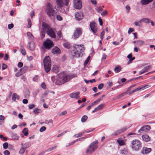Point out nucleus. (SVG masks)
<instances>
[{
  "label": "nucleus",
  "mask_w": 155,
  "mask_h": 155,
  "mask_svg": "<svg viewBox=\"0 0 155 155\" xmlns=\"http://www.w3.org/2000/svg\"><path fill=\"white\" fill-rule=\"evenodd\" d=\"M72 78V76L69 75L66 72H63L58 74L55 77L53 76L51 79L56 84L61 85L69 81Z\"/></svg>",
  "instance_id": "obj_1"
},
{
  "label": "nucleus",
  "mask_w": 155,
  "mask_h": 155,
  "mask_svg": "<svg viewBox=\"0 0 155 155\" xmlns=\"http://www.w3.org/2000/svg\"><path fill=\"white\" fill-rule=\"evenodd\" d=\"M83 45H74L71 52L72 55L76 58L81 57L84 54L85 48Z\"/></svg>",
  "instance_id": "obj_2"
},
{
  "label": "nucleus",
  "mask_w": 155,
  "mask_h": 155,
  "mask_svg": "<svg viewBox=\"0 0 155 155\" xmlns=\"http://www.w3.org/2000/svg\"><path fill=\"white\" fill-rule=\"evenodd\" d=\"M45 12L50 19L52 20L54 19L56 15V12L55 10L53 9L50 3L48 4L45 9Z\"/></svg>",
  "instance_id": "obj_3"
},
{
  "label": "nucleus",
  "mask_w": 155,
  "mask_h": 155,
  "mask_svg": "<svg viewBox=\"0 0 155 155\" xmlns=\"http://www.w3.org/2000/svg\"><path fill=\"white\" fill-rule=\"evenodd\" d=\"M131 147L136 151H138L141 147V143L140 141L137 140H133L131 142Z\"/></svg>",
  "instance_id": "obj_4"
},
{
  "label": "nucleus",
  "mask_w": 155,
  "mask_h": 155,
  "mask_svg": "<svg viewBox=\"0 0 155 155\" xmlns=\"http://www.w3.org/2000/svg\"><path fill=\"white\" fill-rule=\"evenodd\" d=\"M44 66L45 71L48 73L51 70V59H44Z\"/></svg>",
  "instance_id": "obj_5"
},
{
  "label": "nucleus",
  "mask_w": 155,
  "mask_h": 155,
  "mask_svg": "<svg viewBox=\"0 0 155 155\" xmlns=\"http://www.w3.org/2000/svg\"><path fill=\"white\" fill-rule=\"evenodd\" d=\"M56 3L58 7L61 8L64 7V6L65 5L66 6L68 5V4L69 2V0H64H64H55Z\"/></svg>",
  "instance_id": "obj_6"
},
{
  "label": "nucleus",
  "mask_w": 155,
  "mask_h": 155,
  "mask_svg": "<svg viewBox=\"0 0 155 155\" xmlns=\"http://www.w3.org/2000/svg\"><path fill=\"white\" fill-rule=\"evenodd\" d=\"M43 45L45 48L49 49L54 46V44L52 41L48 38H47L46 41L44 42Z\"/></svg>",
  "instance_id": "obj_7"
},
{
  "label": "nucleus",
  "mask_w": 155,
  "mask_h": 155,
  "mask_svg": "<svg viewBox=\"0 0 155 155\" xmlns=\"http://www.w3.org/2000/svg\"><path fill=\"white\" fill-rule=\"evenodd\" d=\"M74 8L77 9L79 10L82 7V3L81 0H73Z\"/></svg>",
  "instance_id": "obj_8"
},
{
  "label": "nucleus",
  "mask_w": 155,
  "mask_h": 155,
  "mask_svg": "<svg viewBox=\"0 0 155 155\" xmlns=\"http://www.w3.org/2000/svg\"><path fill=\"white\" fill-rule=\"evenodd\" d=\"M136 85H134L130 86V87H129L128 89L127 90V91L124 92L123 93L119 94L116 97H115L114 98V100H115L119 99L121 98V97H122L123 96L125 95L126 94H127L128 93L127 92L129 91L130 90V89L132 88L133 87H135Z\"/></svg>",
  "instance_id": "obj_9"
},
{
  "label": "nucleus",
  "mask_w": 155,
  "mask_h": 155,
  "mask_svg": "<svg viewBox=\"0 0 155 155\" xmlns=\"http://www.w3.org/2000/svg\"><path fill=\"white\" fill-rule=\"evenodd\" d=\"M148 87V85H141L139 87H138L135 89L133 90L132 91L129 93V94L130 95L135 92L140 91L141 90H143L145 89L146 88H147Z\"/></svg>",
  "instance_id": "obj_10"
},
{
  "label": "nucleus",
  "mask_w": 155,
  "mask_h": 155,
  "mask_svg": "<svg viewBox=\"0 0 155 155\" xmlns=\"http://www.w3.org/2000/svg\"><path fill=\"white\" fill-rule=\"evenodd\" d=\"M90 24V27L92 32L94 34L96 33L97 29L96 23L94 22H91Z\"/></svg>",
  "instance_id": "obj_11"
},
{
  "label": "nucleus",
  "mask_w": 155,
  "mask_h": 155,
  "mask_svg": "<svg viewBox=\"0 0 155 155\" xmlns=\"http://www.w3.org/2000/svg\"><path fill=\"white\" fill-rule=\"evenodd\" d=\"M47 34L51 37L55 38L56 37V35L54 31L51 28H48L46 30Z\"/></svg>",
  "instance_id": "obj_12"
},
{
  "label": "nucleus",
  "mask_w": 155,
  "mask_h": 155,
  "mask_svg": "<svg viewBox=\"0 0 155 155\" xmlns=\"http://www.w3.org/2000/svg\"><path fill=\"white\" fill-rule=\"evenodd\" d=\"M75 16L77 20L80 21L81 20L84 18V15L82 12H79L75 14Z\"/></svg>",
  "instance_id": "obj_13"
},
{
  "label": "nucleus",
  "mask_w": 155,
  "mask_h": 155,
  "mask_svg": "<svg viewBox=\"0 0 155 155\" xmlns=\"http://www.w3.org/2000/svg\"><path fill=\"white\" fill-rule=\"evenodd\" d=\"M127 129V128L125 127L122 128L121 129H119L113 133L112 134V135L113 136H115L118 135L126 131Z\"/></svg>",
  "instance_id": "obj_14"
},
{
  "label": "nucleus",
  "mask_w": 155,
  "mask_h": 155,
  "mask_svg": "<svg viewBox=\"0 0 155 155\" xmlns=\"http://www.w3.org/2000/svg\"><path fill=\"white\" fill-rule=\"evenodd\" d=\"M150 127L148 125H145L142 127L138 130V132L139 133H142V131H147L149 130L150 129Z\"/></svg>",
  "instance_id": "obj_15"
},
{
  "label": "nucleus",
  "mask_w": 155,
  "mask_h": 155,
  "mask_svg": "<svg viewBox=\"0 0 155 155\" xmlns=\"http://www.w3.org/2000/svg\"><path fill=\"white\" fill-rule=\"evenodd\" d=\"M151 68L152 66L151 65H149L145 67L144 68L139 72V74L141 75L147 72Z\"/></svg>",
  "instance_id": "obj_16"
},
{
  "label": "nucleus",
  "mask_w": 155,
  "mask_h": 155,
  "mask_svg": "<svg viewBox=\"0 0 155 155\" xmlns=\"http://www.w3.org/2000/svg\"><path fill=\"white\" fill-rule=\"evenodd\" d=\"M79 94L80 92L78 91H77L76 92L71 93L70 94L69 96L71 98H74L78 99L80 97L79 96Z\"/></svg>",
  "instance_id": "obj_17"
},
{
  "label": "nucleus",
  "mask_w": 155,
  "mask_h": 155,
  "mask_svg": "<svg viewBox=\"0 0 155 155\" xmlns=\"http://www.w3.org/2000/svg\"><path fill=\"white\" fill-rule=\"evenodd\" d=\"M81 29L80 28H77L74 32V37L75 39L78 38L81 34Z\"/></svg>",
  "instance_id": "obj_18"
},
{
  "label": "nucleus",
  "mask_w": 155,
  "mask_h": 155,
  "mask_svg": "<svg viewBox=\"0 0 155 155\" xmlns=\"http://www.w3.org/2000/svg\"><path fill=\"white\" fill-rule=\"evenodd\" d=\"M105 107V104H102L99 105L97 107L95 108L92 111V113H94L98 110L103 109Z\"/></svg>",
  "instance_id": "obj_19"
},
{
  "label": "nucleus",
  "mask_w": 155,
  "mask_h": 155,
  "mask_svg": "<svg viewBox=\"0 0 155 155\" xmlns=\"http://www.w3.org/2000/svg\"><path fill=\"white\" fill-rule=\"evenodd\" d=\"M151 150V149L150 148L144 147L141 150V153L143 154H147L149 153Z\"/></svg>",
  "instance_id": "obj_20"
},
{
  "label": "nucleus",
  "mask_w": 155,
  "mask_h": 155,
  "mask_svg": "<svg viewBox=\"0 0 155 155\" xmlns=\"http://www.w3.org/2000/svg\"><path fill=\"white\" fill-rule=\"evenodd\" d=\"M98 141L97 140H96L90 144V146H91L94 150H95L98 147Z\"/></svg>",
  "instance_id": "obj_21"
},
{
  "label": "nucleus",
  "mask_w": 155,
  "mask_h": 155,
  "mask_svg": "<svg viewBox=\"0 0 155 155\" xmlns=\"http://www.w3.org/2000/svg\"><path fill=\"white\" fill-rule=\"evenodd\" d=\"M98 141L97 140H96L90 144V146H91L94 150H95L98 147Z\"/></svg>",
  "instance_id": "obj_22"
},
{
  "label": "nucleus",
  "mask_w": 155,
  "mask_h": 155,
  "mask_svg": "<svg viewBox=\"0 0 155 155\" xmlns=\"http://www.w3.org/2000/svg\"><path fill=\"white\" fill-rule=\"evenodd\" d=\"M51 52L54 54H58L61 53V51L60 49L58 47H55L52 49Z\"/></svg>",
  "instance_id": "obj_23"
},
{
  "label": "nucleus",
  "mask_w": 155,
  "mask_h": 155,
  "mask_svg": "<svg viewBox=\"0 0 155 155\" xmlns=\"http://www.w3.org/2000/svg\"><path fill=\"white\" fill-rule=\"evenodd\" d=\"M133 43L135 44V45L137 46H141L143 45L145 43L144 41H143L141 40L134 41L133 42Z\"/></svg>",
  "instance_id": "obj_24"
},
{
  "label": "nucleus",
  "mask_w": 155,
  "mask_h": 155,
  "mask_svg": "<svg viewBox=\"0 0 155 155\" xmlns=\"http://www.w3.org/2000/svg\"><path fill=\"white\" fill-rule=\"evenodd\" d=\"M28 44L30 50H33L35 49V45L33 41H32L31 42H29Z\"/></svg>",
  "instance_id": "obj_25"
},
{
  "label": "nucleus",
  "mask_w": 155,
  "mask_h": 155,
  "mask_svg": "<svg viewBox=\"0 0 155 155\" xmlns=\"http://www.w3.org/2000/svg\"><path fill=\"white\" fill-rule=\"evenodd\" d=\"M95 150H94L91 146H90V145H89L87 149L86 153H87L91 154Z\"/></svg>",
  "instance_id": "obj_26"
},
{
  "label": "nucleus",
  "mask_w": 155,
  "mask_h": 155,
  "mask_svg": "<svg viewBox=\"0 0 155 155\" xmlns=\"http://www.w3.org/2000/svg\"><path fill=\"white\" fill-rule=\"evenodd\" d=\"M153 0H141L140 3L143 5H147L152 2Z\"/></svg>",
  "instance_id": "obj_27"
},
{
  "label": "nucleus",
  "mask_w": 155,
  "mask_h": 155,
  "mask_svg": "<svg viewBox=\"0 0 155 155\" xmlns=\"http://www.w3.org/2000/svg\"><path fill=\"white\" fill-rule=\"evenodd\" d=\"M117 142L120 146H122L125 144V141L121 138H119L117 140Z\"/></svg>",
  "instance_id": "obj_28"
},
{
  "label": "nucleus",
  "mask_w": 155,
  "mask_h": 155,
  "mask_svg": "<svg viewBox=\"0 0 155 155\" xmlns=\"http://www.w3.org/2000/svg\"><path fill=\"white\" fill-rule=\"evenodd\" d=\"M59 66L57 65H54L53 66L52 71L55 73H57L59 71Z\"/></svg>",
  "instance_id": "obj_29"
},
{
  "label": "nucleus",
  "mask_w": 155,
  "mask_h": 155,
  "mask_svg": "<svg viewBox=\"0 0 155 155\" xmlns=\"http://www.w3.org/2000/svg\"><path fill=\"white\" fill-rule=\"evenodd\" d=\"M19 100L20 99V96L18 95L16 93H14L12 96V100L14 101H15L16 99Z\"/></svg>",
  "instance_id": "obj_30"
},
{
  "label": "nucleus",
  "mask_w": 155,
  "mask_h": 155,
  "mask_svg": "<svg viewBox=\"0 0 155 155\" xmlns=\"http://www.w3.org/2000/svg\"><path fill=\"white\" fill-rule=\"evenodd\" d=\"M142 139L145 141H148L150 140V138L147 134L143 135L142 136Z\"/></svg>",
  "instance_id": "obj_31"
},
{
  "label": "nucleus",
  "mask_w": 155,
  "mask_h": 155,
  "mask_svg": "<svg viewBox=\"0 0 155 155\" xmlns=\"http://www.w3.org/2000/svg\"><path fill=\"white\" fill-rule=\"evenodd\" d=\"M102 100L101 98H99L96 101L92 103L90 105L92 107L96 105L97 104L101 101Z\"/></svg>",
  "instance_id": "obj_32"
},
{
  "label": "nucleus",
  "mask_w": 155,
  "mask_h": 155,
  "mask_svg": "<svg viewBox=\"0 0 155 155\" xmlns=\"http://www.w3.org/2000/svg\"><path fill=\"white\" fill-rule=\"evenodd\" d=\"M121 69V67L119 65H117L116 66L114 69V71L115 73H117L120 71Z\"/></svg>",
  "instance_id": "obj_33"
},
{
  "label": "nucleus",
  "mask_w": 155,
  "mask_h": 155,
  "mask_svg": "<svg viewBox=\"0 0 155 155\" xmlns=\"http://www.w3.org/2000/svg\"><path fill=\"white\" fill-rule=\"evenodd\" d=\"M42 26L43 27V29L45 30L46 31L48 29V28H50L47 24L44 22L42 23Z\"/></svg>",
  "instance_id": "obj_34"
},
{
  "label": "nucleus",
  "mask_w": 155,
  "mask_h": 155,
  "mask_svg": "<svg viewBox=\"0 0 155 155\" xmlns=\"http://www.w3.org/2000/svg\"><path fill=\"white\" fill-rule=\"evenodd\" d=\"M27 35L29 39L31 40H33L34 39V37L31 32H28Z\"/></svg>",
  "instance_id": "obj_35"
},
{
  "label": "nucleus",
  "mask_w": 155,
  "mask_h": 155,
  "mask_svg": "<svg viewBox=\"0 0 155 155\" xmlns=\"http://www.w3.org/2000/svg\"><path fill=\"white\" fill-rule=\"evenodd\" d=\"M28 69V68L26 66H24L22 68H21L20 70V72L22 73V74L25 73V72L27 71Z\"/></svg>",
  "instance_id": "obj_36"
},
{
  "label": "nucleus",
  "mask_w": 155,
  "mask_h": 155,
  "mask_svg": "<svg viewBox=\"0 0 155 155\" xmlns=\"http://www.w3.org/2000/svg\"><path fill=\"white\" fill-rule=\"evenodd\" d=\"M84 134V132H83V131L82 132L78 134H75L74 136V137H75V138H78L82 136Z\"/></svg>",
  "instance_id": "obj_37"
},
{
  "label": "nucleus",
  "mask_w": 155,
  "mask_h": 155,
  "mask_svg": "<svg viewBox=\"0 0 155 155\" xmlns=\"http://www.w3.org/2000/svg\"><path fill=\"white\" fill-rule=\"evenodd\" d=\"M12 137L13 139L14 140H18L19 139V137L17 134H13L12 135Z\"/></svg>",
  "instance_id": "obj_38"
},
{
  "label": "nucleus",
  "mask_w": 155,
  "mask_h": 155,
  "mask_svg": "<svg viewBox=\"0 0 155 155\" xmlns=\"http://www.w3.org/2000/svg\"><path fill=\"white\" fill-rule=\"evenodd\" d=\"M26 149V147H24L23 146L21 147V149L20 150L19 153L21 154H23L25 151Z\"/></svg>",
  "instance_id": "obj_39"
},
{
  "label": "nucleus",
  "mask_w": 155,
  "mask_h": 155,
  "mask_svg": "<svg viewBox=\"0 0 155 155\" xmlns=\"http://www.w3.org/2000/svg\"><path fill=\"white\" fill-rule=\"evenodd\" d=\"M88 117L86 115L83 116L81 118V121L82 122H84L87 120Z\"/></svg>",
  "instance_id": "obj_40"
},
{
  "label": "nucleus",
  "mask_w": 155,
  "mask_h": 155,
  "mask_svg": "<svg viewBox=\"0 0 155 155\" xmlns=\"http://www.w3.org/2000/svg\"><path fill=\"white\" fill-rule=\"evenodd\" d=\"M28 129L26 128H25L22 131V133L24 134L25 136H27L28 134Z\"/></svg>",
  "instance_id": "obj_41"
},
{
  "label": "nucleus",
  "mask_w": 155,
  "mask_h": 155,
  "mask_svg": "<svg viewBox=\"0 0 155 155\" xmlns=\"http://www.w3.org/2000/svg\"><path fill=\"white\" fill-rule=\"evenodd\" d=\"M21 145L25 147H26V149L27 147H29L30 146L31 144L30 143L27 142L25 143L24 144H23V143H22Z\"/></svg>",
  "instance_id": "obj_42"
},
{
  "label": "nucleus",
  "mask_w": 155,
  "mask_h": 155,
  "mask_svg": "<svg viewBox=\"0 0 155 155\" xmlns=\"http://www.w3.org/2000/svg\"><path fill=\"white\" fill-rule=\"evenodd\" d=\"M143 22L145 23H148L150 22V19L148 18H142Z\"/></svg>",
  "instance_id": "obj_43"
},
{
  "label": "nucleus",
  "mask_w": 155,
  "mask_h": 155,
  "mask_svg": "<svg viewBox=\"0 0 155 155\" xmlns=\"http://www.w3.org/2000/svg\"><path fill=\"white\" fill-rule=\"evenodd\" d=\"M95 9L99 13H101L103 10V9L101 7H97Z\"/></svg>",
  "instance_id": "obj_44"
},
{
  "label": "nucleus",
  "mask_w": 155,
  "mask_h": 155,
  "mask_svg": "<svg viewBox=\"0 0 155 155\" xmlns=\"http://www.w3.org/2000/svg\"><path fill=\"white\" fill-rule=\"evenodd\" d=\"M41 111L40 109L37 108L34 110V113L35 114H38V113L40 112Z\"/></svg>",
  "instance_id": "obj_45"
},
{
  "label": "nucleus",
  "mask_w": 155,
  "mask_h": 155,
  "mask_svg": "<svg viewBox=\"0 0 155 155\" xmlns=\"http://www.w3.org/2000/svg\"><path fill=\"white\" fill-rule=\"evenodd\" d=\"M63 45L64 47L67 48H69L71 46L70 44L68 42L64 43L63 44Z\"/></svg>",
  "instance_id": "obj_46"
},
{
  "label": "nucleus",
  "mask_w": 155,
  "mask_h": 155,
  "mask_svg": "<svg viewBox=\"0 0 155 155\" xmlns=\"http://www.w3.org/2000/svg\"><path fill=\"white\" fill-rule=\"evenodd\" d=\"M28 22V24L27 27L28 28H30L31 27V19L30 18H28L27 20Z\"/></svg>",
  "instance_id": "obj_47"
},
{
  "label": "nucleus",
  "mask_w": 155,
  "mask_h": 155,
  "mask_svg": "<svg viewBox=\"0 0 155 155\" xmlns=\"http://www.w3.org/2000/svg\"><path fill=\"white\" fill-rule=\"evenodd\" d=\"M87 138V137L86 136L82 137H81V138H80L77 139L76 140H75L74 141H76H76H81L82 140H84L85 139H86Z\"/></svg>",
  "instance_id": "obj_48"
},
{
  "label": "nucleus",
  "mask_w": 155,
  "mask_h": 155,
  "mask_svg": "<svg viewBox=\"0 0 155 155\" xmlns=\"http://www.w3.org/2000/svg\"><path fill=\"white\" fill-rule=\"evenodd\" d=\"M56 147H57V146H55L54 147L50 148L47 150H46V151H47V152L53 150L55 149L56 148Z\"/></svg>",
  "instance_id": "obj_49"
},
{
  "label": "nucleus",
  "mask_w": 155,
  "mask_h": 155,
  "mask_svg": "<svg viewBox=\"0 0 155 155\" xmlns=\"http://www.w3.org/2000/svg\"><path fill=\"white\" fill-rule=\"evenodd\" d=\"M56 18L58 21H62L63 19L62 17L58 15H57Z\"/></svg>",
  "instance_id": "obj_50"
},
{
  "label": "nucleus",
  "mask_w": 155,
  "mask_h": 155,
  "mask_svg": "<svg viewBox=\"0 0 155 155\" xmlns=\"http://www.w3.org/2000/svg\"><path fill=\"white\" fill-rule=\"evenodd\" d=\"M3 147L5 149H6L8 148V143L7 142H5L3 144Z\"/></svg>",
  "instance_id": "obj_51"
},
{
  "label": "nucleus",
  "mask_w": 155,
  "mask_h": 155,
  "mask_svg": "<svg viewBox=\"0 0 155 155\" xmlns=\"http://www.w3.org/2000/svg\"><path fill=\"white\" fill-rule=\"evenodd\" d=\"M46 129V128L45 127L43 126L41 127L39 131L41 132H42L45 131Z\"/></svg>",
  "instance_id": "obj_52"
},
{
  "label": "nucleus",
  "mask_w": 155,
  "mask_h": 155,
  "mask_svg": "<svg viewBox=\"0 0 155 155\" xmlns=\"http://www.w3.org/2000/svg\"><path fill=\"white\" fill-rule=\"evenodd\" d=\"M28 107L29 109H31L35 107V105L33 104H31L29 105Z\"/></svg>",
  "instance_id": "obj_53"
},
{
  "label": "nucleus",
  "mask_w": 155,
  "mask_h": 155,
  "mask_svg": "<svg viewBox=\"0 0 155 155\" xmlns=\"http://www.w3.org/2000/svg\"><path fill=\"white\" fill-rule=\"evenodd\" d=\"M125 8L127 12V13H129V11L130 9V6L128 5H127L125 7Z\"/></svg>",
  "instance_id": "obj_54"
},
{
  "label": "nucleus",
  "mask_w": 155,
  "mask_h": 155,
  "mask_svg": "<svg viewBox=\"0 0 155 155\" xmlns=\"http://www.w3.org/2000/svg\"><path fill=\"white\" fill-rule=\"evenodd\" d=\"M41 87L42 88H43L44 89H45L46 88V86L45 84V83L44 82L42 83L41 84Z\"/></svg>",
  "instance_id": "obj_55"
},
{
  "label": "nucleus",
  "mask_w": 155,
  "mask_h": 155,
  "mask_svg": "<svg viewBox=\"0 0 155 155\" xmlns=\"http://www.w3.org/2000/svg\"><path fill=\"white\" fill-rule=\"evenodd\" d=\"M38 79V76L37 75H36L33 78V80L34 81H37Z\"/></svg>",
  "instance_id": "obj_56"
},
{
  "label": "nucleus",
  "mask_w": 155,
  "mask_h": 155,
  "mask_svg": "<svg viewBox=\"0 0 155 155\" xmlns=\"http://www.w3.org/2000/svg\"><path fill=\"white\" fill-rule=\"evenodd\" d=\"M21 53L23 55H25L26 54V52L25 49H22L21 50Z\"/></svg>",
  "instance_id": "obj_57"
},
{
  "label": "nucleus",
  "mask_w": 155,
  "mask_h": 155,
  "mask_svg": "<svg viewBox=\"0 0 155 155\" xmlns=\"http://www.w3.org/2000/svg\"><path fill=\"white\" fill-rule=\"evenodd\" d=\"M14 25L13 24H9L8 25V29H11L13 27Z\"/></svg>",
  "instance_id": "obj_58"
},
{
  "label": "nucleus",
  "mask_w": 155,
  "mask_h": 155,
  "mask_svg": "<svg viewBox=\"0 0 155 155\" xmlns=\"http://www.w3.org/2000/svg\"><path fill=\"white\" fill-rule=\"evenodd\" d=\"M134 31V29L132 28H130L129 29L128 33L129 34H130L131 32H133Z\"/></svg>",
  "instance_id": "obj_59"
},
{
  "label": "nucleus",
  "mask_w": 155,
  "mask_h": 155,
  "mask_svg": "<svg viewBox=\"0 0 155 155\" xmlns=\"http://www.w3.org/2000/svg\"><path fill=\"white\" fill-rule=\"evenodd\" d=\"M104 86V84L103 83H101L99 84L98 86V88L99 89H101Z\"/></svg>",
  "instance_id": "obj_60"
},
{
  "label": "nucleus",
  "mask_w": 155,
  "mask_h": 155,
  "mask_svg": "<svg viewBox=\"0 0 155 155\" xmlns=\"http://www.w3.org/2000/svg\"><path fill=\"white\" fill-rule=\"evenodd\" d=\"M76 142V141H74L71 142V143H68V144L66 146V147H67L69 146L72 145L73 144H74Z\"/></svg>",
  "instance_id": "obj_61"
},
{
  "label": "nucleus",
  "mask_w": 155,
  "mask_h": 155,
  "mask_svg": "<svg viewBox=\"0 0 155 155\" xmlns=\"http://www.w3.org/2000/svg\"><path fill=\"white\" fill-rule=\"evenodd\" d=\"M22 74V73H20L19 72H18L16 74L15 76L17 77H18L21 75Z\"/></svg>",
  "instance_id": "obj_62"
},
{
  "label": "nucleus",
  "mask_w": 155,
  "mask_h": 155,
  "mask_svg": "<svg viewBox=\"0 0 155 155\" xmlns=\"http://www.w3.org/2000/svg\"><path fill=\"white\" fill-rule=\"evenodd\" d=\"M23 66V64L22 63L20 62L18 63V66L19 68H21Z\"/></svg>",
  "instance_id": "obj_63"
},
{
  "label": "nucleus",
  "mask_w": 155,
  "mask_h": 155,
  "mask_svg": "<svg viewBox=\"0 0 155 155\" xmlns=\"http://www.w3.org/2000/svg\"><path fill=\"white\" fill-rule=\"evenodd\" d=\"M4 154L5 155H9L10 154V152L8 150H5L4 152Z\"/></svg>",
  "instance_id": "obj_64"
}]
</instances>
